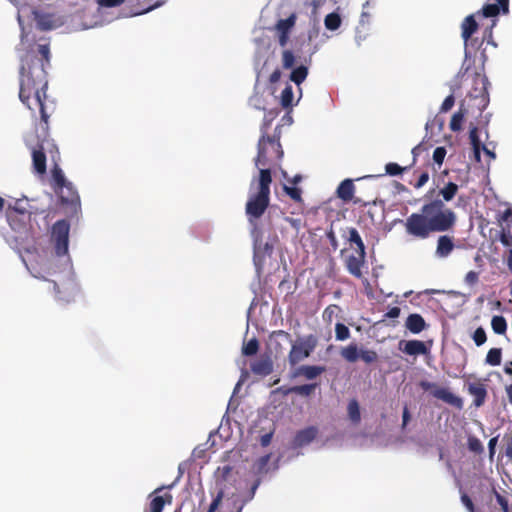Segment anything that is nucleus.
<instances>
[{"mask_svg":"<svg viewBox=\"0 0 512 512\" xmlns=\"http://www.w3.org/2000/svg\"><path fill=\"white\" fill-rule=\"evenodd\" d=\"M501 348H491L486 355V363L491 366H498L501 363Z\"/></svg>","mask_w":512,"mask_h":512,"instance_id":"35","label":"nucleus"},{"mask_svg":"<svg viewBox=\"0 0 512 512\" xmlns=\"http://www.w3.org/2000/svg\"><path fill=\"white\" fill-rule=\"evenodd\" d=\"M125 0H99V5L103 7H117L124 3Z\"/></svg>","mask_w":512,"mask_h":512,"instance_id":"59","label":"nucleus"},{"mask_svg":"<svg viewBox=\"0 0 512 512\" xmlns=\"http://www.w3.org/2000/svg\"><path fill=\"white\" fill-rule=\"evenodd\" d=\"M468 392L474 397L473 404L476 407H480L484 404L487 397V390L483 383L469 384Z\"/></svg>","mask_w":512,"mask_h":512,"instance_id":"22","label":"nucleus"},{"mask_svg":"<svg viewBox=\"0 0 512 512\" xmlns=\"http://www.w3.org/2000/svg\"><path fill=\"white\" fill-rule=\"evenodd\" d=\"M349 419L354 423L358 424L361 421L360 407L356 399L349 401L347 406Z\"/></svg>","mask_w":512,"mask_h":512,"instance_id":"28","label":"nucleus"},{"mask_svg":"<svg viewBox=\"0 0 512 512\" xmlns=\"http://www.w3.org/2000/svg\"><path fill=\"white\" fill-rule=\"evenodd\" d=\"M6 218L9 226L16 233L26 234L31 228V212L26 209L9 205Z\"/></svg>","mask_w":512,"mask_h":512,"instance_id":"9","label":"nucleus"},{"mask_svg":"<svg viewBox=\"0 0 512 512\" xmlns=\"http://www.w3.org/2000/svg\"><path fill=\"white\" fill-rule=\"evenodd\" d=\"M435 193L436 189H429L420 211L406 218L404 227L408 235L423 240L433 233L448 232L455 227L456 213L443 200L434 197Z\"/></svg>","mask_w":512,"mask_h":512,"instance_id":"2","label":"nucleus"},{"mask_svg":"<svg viewBox=\"0 0 512 512\" xmlns=\"http://www.w3.org/2000/svg\"><path fill=\"white\" fill-rule=\"evenodd\" d=\"M297 16L292 13L286 19H280L276 25L275 30L278 33V43L281 47H285L289 41L290 32L295 26Z\"/></svg>","mask_w":512,"mask_h":512,"instance_id":"13","label":"nucleus"},{"mask_svg":"<svg viewBox=\"0 0 512 512\" xmlns=\"http://www.w3.org/2000/svg\"><path fill=\"white\" fill-rule=\"evenodd\" d=\"M271 183L272 174L269 168H260L259 176L250 182L245 213L248 222L254 226L269 207Z\"/></svg>","mask_w":512,"mask_h":512,"instance_id":"3","label":"nucleus"},{"mask_svg":"<svg viewBox=\"0 0 512 512\" xmlns=\"http://www.w3.org/2000/svg\"><path fill=\"white\" fill-rule=\"evenodd\" d=\"M469 139L472 147L481 146L482 143L479 139L478 128L476 126L472 127L469 132Z\"/></svg>","mask_w":512,"mask_h":512,"instance_id":"50","label":"nucleus"},{"mask_svg":"<svg viewBox=\"0 0 512 512\" xmlns=\"http://www.w3.org/2000/svg\"><path fill=\"white\" fill-rule=\"evenodd\" d=\"M293 102V89L292 86L287 85L280 96V104L283 108L288 109L292 107Z\"/></svg>","mask_w":512,"mask_h":512,"instance_id":"34","label":"nucleus"},{"mask_svg":"<svg viewBox=\"0 0 512 512\" xmlns=\"http://www.w3.org/2000/svg\"><path fill=\"white\" fill-rule=\"evenodd\" d=\"M473 340L477 346L483 345L486 340V332L482 327H478L473 333Z\"/></svg>","mask_w":512,"mask_h":512,"instance_id":"45","label":"nucleus"},{"mask_svg":"<svg viewBox=\"0 0 512 512\" xmlns=\"http://www.w3.org/2000/svg\"><path fill=\"white\" fill-rule=\"evenodd\" d=\"M468 449L476 454H481L484 451L481 441L475 436L468 437Z\"/></svg>","mask_w":512,"mask_h":512,"instance_id":"40","label":"nucleus"},{"mask_svg":"<svg viewBox=\"0 0 512 512\" xmlns=\"http://www.w3.org/2000/svg\"><path fill=\"white\" fill-rule=\"evenodd\" d=\"M39 54L41 55V58L37 57L39 60L43 61L44 68L46 69V66L50 63V48L47 44L39 45L38 48Z\"/></svg>","mask_w":512,"mask_h":512,"instance_id":"43","label":"nucleus"},{"mask_svg":"<svg viewBox=\"0 0 512 512\" xmlns=\"http://www.w3.org/2000/svg\"><path fill=\"white\" fill-rule=\"evenodd\" d=\"M461 502L466 507L468 512H475L474 503H473L472 499L466 493L461 494Z\"/></svg>","mask_w":512,"mask_h":512,"instance_id":"54","label":"nucleus"},{"mask_svg":"<svg viewBox=\"0 0 512 512\" xmlns=\"http://www.w3.org/2000/svg\"><path fill=\"white\" fill-rule=\"evenodd\" d=\"M51 186L66 212L76 215L81 209L80 196L73 183L66 179L58 165H55L51 171Z\"/></svg>","mask_w":512,"mask_h":512,"instance_id":"4","label":"nucleus"},{"mask_svg":"<svg viewBox=\"0 0 512 512\" xmlns=\"http://www.w3.org/2000/svg\"><path fill=\"white\" fill-rule=\"evenodd\" d=\"M400 312H401V310H400V308H399V307H392V308H390V309L385 313V317H386V318H391V319H393V318H397V317H399Z\"/></svg>","mask_w":512,"mask_h":512,"instance_id":"61","label":"nucleus"},{"mask_svg":"<svg viewBox=\"0 0 512 512\" xmlns=\"http://www.w3.org/2000/svg\"><path fill=\"white\" fill-rule=\"evenodd\" d=\"M317 344V337L313 334L306 335L292 343L291 350L288 354V362L290 366L293 367L302 360L308 358L317 347Z\"/></svg>","mask_w":512,"mask_h":512,"instance_id":"7","label":"nucleus"},{"mask_svg":"<svg viewBox=\"0 0 512 512\" xmlns=\"http://www.w3.org/2000/svg\"><path fill=\"white\" fill-rule=\"evenodd\" d=\"M251 371L255 375L268 376L273 371V362L270 357H262L251 365Z\"/></svg>","mask_w":512,"mask_h":512,"instance_id":"20","label":"nucleus"},{"mask_svg":"<svg viewBox=\"0 0 512 512\" xmlns=\"http://www.w3.org/2000/svg\"><path fill=\"white\" fill-rule=\"evenodd\" d=\"M473 86L466 97L468 108L481 114L488 106L490 98L488 86L490 85L486 75L474 73Z\"/></svg>","mask_w":512,"mask_h":512,"instance_id":"6","label":"nucleus"},{"mask_svg":"<svg viewBox=\"0 0 512 512\" xmlns=\"http://www.w3.org/2000/svg\"><path fill=\"white\" fill-rule=\"evenodd\" d=\"M359 359H361L366 364H372L374 362H377L378 354L374 350L360 349Z\"/></svg>","mask_w":512,"mask_h":512,"instance_id":"39","label":"nucleus"},{"mask_svg":"<svg viewBox=\"0 0 512 512\" xmlns=\"http://www.w3.org/2000/svg\"><path fill=\"white\" fill-rule=\"evenodd\" d=\"M253 260H254V264L256 266V270H257L258 274H260L262 271V268H263V257L260 256L259 252L256 249L254 251Z\"/></svg>","mask_w":512,"mask_h":512,"instance_id":"58","label":"nucleus"},{"mask_svg":"<svg viewBox=\"0 0 512 512\" xmlns=\"http://www.w3.org/2000/svg\"><path fill=\"white\" fill-rule=\"evenodd\" d=\"M497 441H498V437H493L489 440V443H488V448H489V454H490V457H493L494 453H495V447L497 445Z\"/></svg>","mask_w":512,"mask_h":512,"instance_id":"63","label":"nucleus"},{"mask_svg":"<svg viewBox=\"0 0 512 512\" xmlns=\"http://www.w3.org/2000/svg\"><path fill=\"white\" fill-rule=\"evenodd\" d=\"M425 150H427V147H425V145L423 143H419L412 149L411 153L413 155V161L409 167L413 166L416 163L417 158L420 156L422 151H425Z\"/></svg>","mask_w":512,"mask_h":512,"instance_id":"55","label":"nucleus"},{"mask_svg":"<svg viewBox=\"0 0 512 512\" xmlns=\"http://www.w3.org/2000/svg\"><path fill=\"white\" fill-rule=\"evenodd\" d=\"M335 337L338 341L347 340L350 337L349 328L343 323H336L335 325Z\"/></svg>","mask_w":512,"mask_h":512,"instance_id":"38","label":"nucleus"},{"mask_svg":"<svg viewBox=\"0 0 512 512\" xmlns=\"http://www.w3.org/2000/svg\"><path fill=\"white\" fill-rule=\"evenodd\" d=\"M500 241L504 246L512 247V233L510 229H503L500 234Z\"/></svg>","mask_w":512,"mask_h":512,"instance_id":"48","label":"nucleus"},{"mask_svg":"<svg viewBox=\"0 0 512 512\" xmlns=\"http://www.w3.org/2000/svg\"><path fill=\"white\" fill-rule=\"evenodd\" d=\"M454 248L453 238L449 235H441L437 240L436 255L446 258L452 253Z\"/></svg>","mask_w":512,"mask_h":512,"instance_id":"19","label":"nucleus"},{"mask_svg":"<svg viewBox=\"0 0 512 512\" xmlns=\"http://www.w3.org/2000/svg\"><path fill=\"white\" fill-rule=\"evenodd\" d=\"M295 63V56L291 50H284L282 52V65L284 69H290Z\"/></svg>","mask_w":512,"mask_h":512,"instance_id":"42","label":"nucleus"},{"mask_svg":"<svg viewBox=\"0 0 512 512\" xmlns=\"http://www.w3.org/2000/svg\"><path fill=\"white\" fill-rule=\"evenodd\" d=\"M163 490V487L155 489L150 495V502L145 512H162L165 505H171L173 496L169 492H165L162 495L159 493Z\"/></svg>","mask_w":512,"mask_h":512,"instance_id":"12","label":"nucleus"},{"mask_svg":"<svg viewBox=\"0 0 512 512\" xmlns=\"http://www.w3.org/2000/svg\"><path fill=\"white\" fill-rule=\"evenodd\" d=\"M459 187L454 182H448L443 188L436 191L434 197H438L445 202H450L457 195Z\"/></svg>","mask_w":512,"mask_h":512,"instance_id":"24","label":"nucleus"},{"mask_svg":"<svg viewBox=\"0 0 512 512\" xmlns=\"http://www.w3.org/2000/svg\"><path fill=\"white\" fill-rule=\"evenodd\" d=\"M36 19H37V25L39 26L40 29L42 30H50L52 29V24L50 23V21L48 19H46L45 16H42V15H36Z\"/></svg>","mask_w":512,"mask_h":512,"instance_id":"52","label":"nucleus"},{"mask_svg":"<svg viewBox=\"0 0 512 512\" xmlns=\"http://www.w3.org/2000/svg\"><path fill=\"white\" fill-rule=\"evenodd\" d=\"M317 383L298 385L290 388V392L300 396H310L316 389Z\"/></svg>","mask_w":512,"mask_h":512,"instance_id":"33","label":"nucleus"},{"mask_svg":"<svg viewBox=\"0 0 512 512\" xmlns=\"http://www.w3.org/2000/svg\"><path fill=\"white\" fill-rule=\"evenodd\" d=\"M409 167H402L397 163L390 162L385 165V172L390 176H397L406 171Z\"/></svg>","mask_w":512,"mask_h":512,"instance_id":"41","label":"nucleus"},{"mask_svg":"<svg viewBox=\"0 0 512 512\" xmlns=\"http://www.w3.org/2000/svg\"><path fill=\"white\" fill-rule=\"evenodd\" d=\"M465 111L467 110L463 108L462 104L459 111L453 114L449 124V127L453 132L461 130Z\"/></svg>","mask_w":512,"mask_h":512,"instance_id":"29","label":"nucleus"},{"mask_svg":"<svg viewBox=\"0 0 512 512\" xmlns=\"http://www.w3.org/2000/svg\"><path fill=\"white\" fill-rule=\"evenodd\" d=\"M340 311L341 309L338 305L330 304L324 309L322 318L326 323L331 324L334 317H336Z\"/></svg>","mask_w":512,"mask_h":512,"instance_id":"36","label":"nucleus"},{"mask_svg":"<svg viewBox=\"0 0 512 512\" xmlns=\"http://www.w3.org/2000/svg\"><path fill=\"white\" fill-rule=\"evenodd\" d=\"M36 136L38 138L37 145L32 149V165L37 174L46 173V154L44 144L47 142L49 134L44 138L41 137L40 122L35 126Z\"/></svg>","mask_w":512,"mask_h":512,"instance_id":"10","label":"nucleus"},{"mask_svg":"<svg viewBox=\"0 0 512 512\" xmlns=\"http://www.w3.org/2000/svg\"><path fill=\"white\" fill-rule=\"evenodd\" d=\"M280 78H281V71L279 69H276L271 73V75L269 77V81H270V83H276L280 80Z\"/></svg>","mask_w":512,"mask_h":512,"instance_id":"64","label":"nucleus"},{"mask_svg":"<svg viewBox=\"0 0 512 512\" xmlns=\"http://www.w3.org/2000/svg\"><path fill=\"white\" fill-rule=\"evenodd\" d=\"M454 103H455L454 96L452 94L447 96L444 99V101L440 107V112H442V113L448 112L454 106Z\"/></svg>","mask_w":512,"mask_h":512,"instance_id":"51","label":"nucleus"},{"mask_svg":"<svg viewBox=\"0 0 512 512\" xmlns=\"http://www.w3.org/2000/svg\"><path fill=\"white\" fill-rule=\"evenodd\" d=\"M497 3L493 4H486L482 7L480 11L477 12V14H481L484 17H495L497 16L500 11H502L504 14L508 13L509 11V0H496Z\"/></svg>","mask_w":512,"mask_h":512,"instance_id":"17","label":"nucleus"},{"mask_svg":"<svg viewBox=\"0 0 512 512\" xmlns=\"http://www.w3.org/2000/svg\"><path fill=\"white\" fill-rule=\"evenodd\" d=\"M479 280V274L476 271H469L465 276V282L466 284L473 286L475 285Z\"/></svg>","mask_w":512,"mask_h":512,"instance_id":"57","label":"nucleus"},{"mask_svg":"<svg viewBox=\"0 0 512 512\" xmlns=\"http://www.w3.org/2000/svg\"><path fill=\"white\" fill-rule=\"evenodd\" d=\"M284 191L293 199L295 202L302 201V191L297 187L284 186Z\"/></svg>","mask_w":512,"mask_h":512,"instance_id":"47","label":"nucleus"},{"mask_svg":"<svg viewBox=\"0 0 512 512\" xmlns=\"http://www.w3.org/2000/svg\"><path fill=\"white\" fill-rule=\"evenodd\" d=\"M494 493L496 496L497 503L501 506L503 512H510L508 500L500 493H498L496 490H494Z\"/></svg>","mask_w":512,"mask_h":512,"instance_id":"53","label":"nucleus"},{"mask_svg":"<svg viewBox=\"0 0 512 512\" xmlns=\"http://www.w3.org/2000/svg\"><path fill=\"white\" fill-rule=\"evenodd\" d=\"M419 386L424 391L432 390L431 394L436 399L442 400L445 403H447V404H449V405H451V406H453V407H455L457 409H461L463 407L462 399L460 397L454 395L452 392H450L446 388L436 387V385L434 383L426 381V380L420 381L419 382Z\"/></svg>","mask_w":512,"mask_h":512,"instance_id":"11","label":"nucleus"},{"mask_svg":"<svg viewBox=\"0 0 512 512\" xmlns=\"http://www.w3.org/2000/svg\"><path fill=\"white\" fill-rule=\"evenodd\" d=\"M69 232L70 224L65 219L56 221L51 228V241L58 257L68 254Z\"/></svg>","mask_w":512,"mask_h":512,"instance_id":"8","label":"nucleus"},{"mask_svg":"<svg viewBox=\"0 0 512 512\" xmlns=\"http://www.w3.org/2000/svg\"><path fill=\"white\" fill-rule=\"evenodd\" d=\"M19 99L35 115L40 113L41 137L48 135V121L55 110V103L47 96L48 79L43 61L26 53L21 59L19 71Z\"/></svg>","mask_w":512,"mask_h":512,"instance_id":"1","label":"nucleus"},{"mask_svg":"<svg viewBox=\"0 0 512 512\" xmlns=\"http://www.w3.org/2000/svg\"><path fill=\"white\" fill-rule=\"evenodd\" d=\"M491 327L496 334H505L507 330V322L503 316H493Z\"/></svg>","mask_w":512,"mask_h":512,"instance_id":"32","label":"nucleus"},{"mask_svg":"<svg viewBox=\"0 0 512 512\" xmlns=\"http://www.w3.org/2000/svg\"><path fill=\"white\" fill-rule=\"evenodd\" d=\"M341 22H342V20H341L340 15L335 12L329 13L328 15H326V17L324 19V25H325L326 29H328L330 31L337 30L340 27Z\"/></svg>","mask_w":512,"mask_h":512,"instance_id":"31","label":"nucleus"},{"mask_svg":"<svg viewBox=\"0 0 512 512\" xmlns=\"http://www.w3.org/2000/svg\"><path fill=\"white\" fill-rule=\"evenodd\" d=\"M325 370L326 368L324 366L303 365L298 368L297 374L304 376L308 380H312L325 372Z\"/></svg>","mask_w":512,"mask_h":512,"instance_id":"26","label":"nucleus"},{"mask_svg":"<svg viewBox=\"0 0 512 512\" xmlns=\"http://www.w3.org/2000/svg\"><path fill=\"white\" fill-rule=\"evenodd\" d=\"M273 119H274V115H272L271 113H269L268 115H265V117L263 119V123L261 124V127H260V131H261L260 137H271L270 135H268V130H269V127H270Z\"/></svg>","mask_w":512,"mask_h":512,"instance_id":"44","label":"nucleus"},{"mask_svg":"<svg viewBox=\"0 0 512 512\" xmlns=\"http://www.w3.org/2000/svg\"><path fill=\"white\" fill-rule=\"evenodd\" d=\"M355 191L354 183L351 179L343 180L337 188V196L344 202H349L353 199Z\"/></svg>","mask_w":512,"mask_h":512,"instance_id":"23","label":"nucleus"},{"mask_svg":"<svg viewBox=\"0 0 512 512\" xmlns=\"http://www.w3.org/2000/svg\"><path fill=\"white\" fill-rule=\"evenodd\" d=\"M428 180H429V173L427 171H424L419 175L418 180L415 182V184L413 186L415 189H420L428 182Z\"/></svg>","mask_w":512,"mask_h":512,"instance_id":"56","label":"nucleus"},{"mask_svg":"<svg viewBox=\"0 0 512 512\" xmlns=\"http://www.w3.org/2000/svg\"><path fill=\"white\" fill-rule=\"evenodd\" d=\"M341 357L349 363H354L359 359L360 350L356 343H350L340 351Z\"/></svg>","mask_w":512,"mask_h":512,"instance_id":"27","label":"nucleus"},{"mask_svg":"<svg viewBox=\"0 0 512 512\" xmlns=\"http://www.w3.org/2000/svg\"><path fill=\"white\" fill-rule=\"evenodd\" d=\"M326 235L330 241L331 246L333 247L334 250H336L338 248V241H337L334 231L331 229L327 232Z\"/></svg>","mask_w":512,"mask_h":512,"instance_id":"60","label":"nucleus"},{"mask_svg":"<svg viewBox=\"0 0 512 512\" xmlns=\"http://www.w3.org/2000/svg\"><path fill=\"white\" fill-rule=\"evenodd\" d=\"M402 350L405 354L414 356L426 354L428 351L425 343L420 340L406 341Z\"/></svg>","mask_w":512,"mask_h":512,"instance_id":"25","label":"nucleus"},{"mask_svg":"<svg viewBox=\"0 0 512 512\" xmlns=\"http://www.w3.org/2000/svg\"><path fill=\"white\" fill-rule=\"evenodd\" d=\"M223 496L224 492L223 490H220L217 493L216 497L212 500L207 512H215L218 509L219 505L221 504Z\"/></svg>","mask_w":512,"mask_h":512,"instance_id":"49","label":"nucleus"},{"mask_svg":"<svg viewBox=\"0 0 512 512\" xmlns=\"http://www.w3.org/2000/svg\"><path fill=\"white\" fill-rule=\"evenodd\" d=\"M410 417H411V416H410L409 409H408V407L405 405V406H404V409H403V414H402V428H403V429L407 426V424H408V422H409V420H410Z\"/></svg>","mask_w":512,"mask_h":512,"instance_id":"62","label":"nucleus"},{"mask_svg":"<svg viewBox=\"0 0 512 512\" xmlns=\"http://www.w3.org/2000/svg\"><path fill=\"white\" fill-rule=\"evenodd\" d=\"M308 75V68L306 66H299L292 70L290 74V80L294 82L296 85H300L305 81Z\"/></svg>","mask_w":512,"mask_h":512,"instance_id":"30","label":"nucleus"},{"mask_svg":"<svg viewBox=\"0 0 512 512\" xmlns=\"http://www.w3.org/2000/svg\"><path fill=\"white\" fill-rule=\"evenodd\" d=\"M280 129L278 126L275 132ZM258 152L255 158L257 167H266L276 164L282 159L284 152L280 143V132L274 133L272 137H260L258 140Z\"/></svg>","mask_w":512,"mask_h":512,"instance_id":"5","label":"nucleus"},{"mask_svg":"<svg viewBox=\"0 0 512 512\" xmlns=\"http://www.w3.org/2000/svg\"><path fill=\"white\" fill-rule=\"evenodd\" d=\"M405 327L413 334H419L426 329L427 324L424 318L418 313L410 314L405 322Z\"/></svg>","mask_w":512,"mask_h":512,"instance_id":"21","label":"nucleus"},{"mask_svg":"<svg viewBox=\"0 0 512 512\" xmlns=\"http://www.w3.org/2000/svg\"><path fill=\"white\" fill-rule=\"evenodd\" d=\"M318 429L314 426H310L299 430L293 440L294 447H303L310 444L317 436Z\"/></svg>","mask_w":512,"mask_h":512,"instance_id":"16","label":"nucleus"},{"mask_svg":"<svg viewBox=\"0 0 512 512\" xmlns=\"http://www.w3.org/2000/svg\"><path fill=\"white\" fill-rule=\"evenodd\" d=\"M446 153H447V151H446L445 147H443V146L437 147L433 152V161L437 165L441 166L445 159Z\"/></svg>","mask_w":512,"mask_h":512,"instance_id":"46","label":"nucleus"},{"mask_svg":"<svg viewBox=\"0 0 512 512\" xmlns=\"http://www.w3.org/2000/svg\"><path fill=\"white\" fill-rule=\"evenodd\" d=\"M478 30V23L474 15H468L461 23V36L465 43L467 51L473 45L472 35Z\"/></svg>","mask_w":512,"mask_h":512,"instance_id":"14","label":"nucleus"},{"mask_svg":"<svg viewBox=\"0 0 512 512\" xmlns=\"http://www.w3.org/2000/svg\"><path fill=\"white\" fill-rule=\"evenodd\" d=\"M259 350V341L257 338H251L247 343H245L242 347V354L244 356H253Z\"/></svg>","mask_w":512,"mask_h":512,"instance_id":"37","label":"nucleus"},{"mask_svg":"<svg viewBox=\"0 0 512 512\" xmlns=\"http://www.w3.org/2000/svg\"><path fill=\"white\" fill-rule=\"evenodd\" d=\"M343 236L347 239L352 248L355 246V253L366 254L364 242L356 228H347Z\"/></svg>","mask_w":512,"mask_h":512,"instance_id":"18","label":"nucleus"},{"mask_svg":"<svg viewBox=\"0 0 512 512\" xmlns=\"http://www.w3.org/2000/svg\"><path fill=\"white\" fill-rule=\"evenodd\" d=\"M366 254L355 253L346 259V268L356 278L362 277V267L365 263Z\"/></svg>","mask_w":512,"mask_h":512,"instance_id":"15","label":"nucleus"}]
</instances>
